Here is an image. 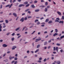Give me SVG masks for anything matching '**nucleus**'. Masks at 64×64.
Returning a JSON list of instances; mask_svg holds the SVG:
<instances>
[{"mask_svg":"<svg viewBox=\"0 0 64 64\" xmlns=\"http://www.w3.org/2000/svg\"><path fill=\"white\" fill-rule=\"evenodd\" d=\"M56 63L58 64H60L61 63V62L59 61H58L56 62Z\"/></svg>","mask_w":64,"mask_h":64,"instance_id":"6e6552de","label":"nucleus"},{"mask_svg":"<svg viewBox=\"0 0 64 64\" xmlns=\"http://www.w3.org/2000/svg\"><path fill=\"white\" fill-rule=\"evenodd\" d=\"M15 57L14 56L11 57V56H10V57H9V59L10 60H11L12 59H13V58H14Z\"/></svg>","mask_w":64,"mask_h":64,"instance_id":"20e7f679","label":"nucleus"},{"mask_svg":"<svg viewBox=\"0 0 64 64\" xmlns=\"http://www.w3.org/2000/svg\"><path fill=\"white\" fill-rule=\"evenodd\" d=\"M50 42H51V40H49L48 42V43H50Z\"/></svg>","mask_w":64,"mask_h":64,"instance_id":"603ef678","label":"nucleus"},{"mask_svg":"<svg viewBox=\"0 0 64 64\" xmlns=\"http://www.w3.org/2000/svg\"><path fill=\"white\" fill-rule=\"evenodd\" d=\"M9 34H10V32H8L6 34V35H9Z\"/></svg>","mask_w":64,"mask_h":64,"instance_id":"13d9d810","label":"nucleus"},{"mask_svg":"<svg viewBox=\"0 0 64 64\" xmlns=\"http://www.w3.org/2000/svg\"><path fill=\"white\" fill-rule=\"evenodd\" d=\"M38 38H39V39H36V41H35V42H38V41H40V40H41V38L39 37Z\"/></svg>","mask_w":64,"mask_h":64,"instance_id":"f03ea898","label":"nucleus"},{"mask_svg":"<svg viewBox=\"0 0 64 64\" xmlns=\"http://www.w3.org/2000/svg\"><path fill=\"white\" fill-rule=\"evenodd\" d=\"M29 5H30V4H28L26 5V7H28V6H29Z\"/></svg>","mask_w":64,"mask_h":64,"instance_id":"473e14b6","label":"nucleus"},{"mask_svg":"<svg viewBox=\"0 0 64 64\" xmlns=\"http://www.w3.org/2000/svg\"><path fill=\"white\" fill-rule=\"evenodd\" d=\"M47 42H45L44 44V45H47Z\"/></svg>","mask_w":64,"mask_h":64,"instance_id":"aec40b11","label":"nucleus"},{"mask_svg":"<svg viewBox=\"0 0 64 64\" xmlns=\"http://www.w3.org/2000/svg\"><path fill=\"white\" fill-rule=\"evenodd\" d=\"M32 18V16H28V19H29V18Z\"/></svg>","mask_w":64,"mask_h":64,"instance_id":"2f4dec72","label":"nucleus"},{"mask_svg":"<svg viewBox=\"0 0 64 64\" xmlns=\"http://www.w3.org/2000/svg\"><path fill=\"white\" fill-rule=\"evenodd\" d=\"M55 22H59V21L58 20H55Z\"/></svg>","mask_w":64,"mask_h":64,"instance_id":"c756f323","label":"nucleus"},{"mask_svg":"<svg viewBox=\"0 0 64 64\" xmlns=\"http://www.w3.org/2000/svg\"><path fill=\"white\" fill-rule=\"evenodd\" d=\"M28 3V2H24V4H27Z\"/></svg>","mask_w":64,"mask_h":64,"instance_id":"dca6fc26","label":"nucleus"},{"mask_svg":"<svg viewBox=\"0 0 64 64\" xmlns=\"http://www.w3.org/2000/svg\"><path fill=\"white\" fill-rule=\"evenodd\" d=\"M48 21H49V19H47L45 21L46 22H48Z\"/></svg>","mask_w":64,"mask_h":64,"instance_id":"412c9836","label":"nucleus"},{"mask_svg":"<svg viewBox=\"0 0 64 64\" xmlns=\"http://www.w3.org/2000/svg\"><path fill=\"white\" fill-rule=\"evenodd\" d=\"M40 7L42 8H44L45 7V6H40Z\"/></svg>","mask_w":64,"mask_h":64,"instance_id":"cd10ccee","label":"nucleus"},{"mask_svg":"<svg viewBox=\"0 0 64 64\" xmlns=\"http://www.w3.org/2000/svg\"><path fill=\"white\" fill-rule=\"evenodd\" d=\"M40 22H38L37 23V25H39V24H40Z\"/></svg>","mask_w":64,"mask_h":64,"instance_id":"72a5a7b5","label":"nucleus"},{"mask_svg":"<svg viewBox=\"0 0 64 64\" xmlns=\"http://www.w3.org/2000/svg\"><path fill=\"white\" fill-rule=\"evenodd\" d=\"M10 7V4H8L6 6V7Z\"/></svg>","mask_w":64,"mask_h":64,"instance_id":"c85d7f7f","label":"nucleus"},{"mask_svg":"<svg viewBox=\"0 0 64 64\" xmlns=\"http://www.w3.org/2000/svg\"><path fill=\"white\" fill-rule=\"evenodd\" d=\"M38 62H39V63H41V60H38Z\"/></svg>","mask_w":64,"mask_h":64,"instance_id":"37998d69","label":"nucleus"},{"mask_svg":"<svg viewBox=\"0 0 64 64\" xmlns=\"http://www.w3.org/2000/svg\"><path fill=\"white\" fill-rule=\"evenodd\" d=\"M4 22L3 20H1L0 21V23H2V22Z\"/></svg>","mask_w":64,"mask_h":64,"instance_id":"6e6d98bb","label":"nucleus"},{"mask_svg":"<svg viewBox=\"0 0 64 64\" xmlns=\"http://www.w3.org/2000/svg\"><path fill=\"white\" fill-rule=\"evenodd\" d=\"M56 45H57V46H60V44L58 43H57L56 44Z\"/></svg>","mask_w":64,"mask_h":64,"instance_id":"f704fd0d","label":"nucleus"},{"mask_svg":"<svg viewBox=\"0 0 64 64\" xmlns=\"http://www.w3.org/2000/svg\"><path fill=\"white\" fill-rule=\"evenodd\" d=\"M2 46L4 47H6L7 46L5 44H4L2 45Z\"/></svg>","mask_w":64,"mask_h":64,"instance_id":"423d86ee","label":"nucleus"},{"mask_svg":"<svg viewBox=\"0 0 64 64\" xmlns=\"http://www.w3.org/2000/svg\"><path fill=\"white\" fill-rule=\"evenodd\" d=\"M32 8H35V6L34 5V4L31 5L30 6V8H32Z\"/></svg>","mask_w":64,"mask_h":64,"instance_id":"39448f33","label":"nucleus"},{"mask_svg":"<svg viewBox=\"0 0 64 64\" xmlns=\"http://www.w3.org/2000/svg\"><path fill=\"white\" fill-rule=\"evenodd\" d=\"M24 18H22L20 20V21H22V22H23L24 20Z\"/></svg>","mask_w":64,"mask_h":64,"instance_id":"7ed1b4c3","label":"nucleus"},{"mask_svg":"<svg viewBox=\"0 0 64 64\" xmlns=\"http://www.w3.org/2000/svg\"><path fill=\"white\" fill-rule=\"evenodd\" d=\"M14 62H15V61L14 60H13V61H12V62H11V63H12H12H14Z\"/></svg>","mask_w":64,"mask_h":64,"instance_id":"5fc2aeb1","label":"nucleus"},{"mask_svg":"<svg viewBox=\"0 0 64 64\" xmlns=\"http://www.w3.org/2000/svg\"><path fill=\"white\" fill-rule=\"evenodd\" d=\"M33 3V1H32L30 2V4H32Z\"/></svg>","mask_w":64,"mask_h":64,"instance_id":"c03bdc74","label":"nucleus"},{"mask_svg":"<svg viewBox=\"0 0 64 64\" xmlns=\"http://www.w3.org/2000/svg\"><path fill=\"white\" fill-rule=\"evenodd\" d=\"M55 31L56 33H57L58 32V30L57 29H55Z\"/></svg>","mask_w":64,"mask_h":64,"instance_id":"b1692460","label":"nucleus"},{"mask_svg":"<svg viewBox=\"0 0 64 64\" xmlns=\"http://www.w3.org/2000/svg\"><path fill=\"white\" fill-rule=\"evenodd\" d=\"M44 19V18L42 17V18H40V20H42V19Z\"/></svg>","mask_w":64,"mask_h":64,"instance_id":"338daca9","label":"nucleus"},{"mask_svg":"<svg viewBox=\"0 0 64 64\" xmlns=\"http://www.w3.org/2000/svg\"><path fill=\"white\" fill-rule=\"evenodd\" d=\"M6 26H3V28H5V27H6Z\"/></svg>","mask_w":64,"mask_h":64,"instance_id":"864d4df0","label":"nucleus"},{"mask_svg":"<svg viewBox=\"0 0 64 64\" xmlns=\"http://www.w3.org/2000/svg\"><path fill=\"white\" fill-rule=\"evenodd\" d=\"M16 48V46H14V48H12V50H14V49H15V48Z\"/></svg>","mask_w":64,"mask_h":64,"instance_id":"4be33fe9","label":"nucleus"},{"mask_svg":"<svg viewBox=\"0 0 64 64\" xmlns=\"http://www.w3.org/2000/svg\"><path fill=\"white\" fill-rule=\"evenodd\" d=\"M50 47H51V46H49L48 47V49H49V48H50Z\"/></svg>","mask_w":64,"mask_h":64,"instance_id":"bf43d9fd","label":"nucleus"},{"mask_svg":"<svg viewBox=\"0 0 64 64\" xmlns=\"http://www.w3.org/2000/svg\"><path fill=\"white\" fill-rule=\"evenodd\" d=\"M36 32L35 31H34L33 32L32 34H32H33L34 33H35V32Z\"/></svg>","mask_w":64,"mask_h":64,"instance_id":"8fccbe9b","label":"nucleus"},{"mask_svg":"<svg viewBox=\"0 0 64 64\" xmlns=\"http://www.w3.org/2000/svg\"><path fill=\"white\" fill-rule=\"evenodd\" d=\"M10 53V51H8L7 52V53Z\"/></svg>","mask_w":64,"mask_h":64,"instance_id":"774afa93","label":"nucleus"},{"mask_svg":"<svg viewBox=\"0 0 64 64\" xmlns=\"http://www.w3.org/2000/svg\"><path fill=\"white\" fill-rule=\"evenodd\" d=\"M13 15H14V16H15V17H16V13H14L13 14H12Z\"/></svg>","mask_w":64,"mask_h":64,"instance_id":"f8f14e48","label":"nucleus"},{"mask_svg":"<svg viewBox=\"0 0 64 64\" xmlns=\"http://www.w3.org/2000/svg\"><path fill=\"white\" fill-rule=\"evenodd\" d=\"M39 49H38L36 51H35V53H37V52H38V51H39Z\"/></svg>","mask_w":64,"mask_h":64,"instance_id":"9b49d317","label":"nucleus"},{"mask_svg":"<svg viewBox=\"0 0 64 64\" xmlns=\"http://www.w3.org/2000/svg\"><path fill=\"white\" fill-rule=\"evenodd\" d=\"M58 47H56V50H55V47H54V51H55L56 50V51H57V52H58Z\"/></svg>","mask_w":64,"mask_h":64,"instance_id":"f257e3e1","label":"nucleus"},{"mask_svg":"<svg viewBox=\"0 0 64 64\" xmlns=\"http://www.w3.org/2000/svg\"><path fill=\"white\" fill-rule=\"evenodd\" d=\"M24 6V5L23 4H20L19 6V7H21L22 6Z\"/></svg>","mask_w":64,"mask_h":64,"instance_id":"0eeeda50","label":"nucleus"},{"mask_svg":"<svg viewBox=\"0 0 64 64\" xmlns=\"http://www.w3.org/2000/svg\"><path fill=\"white\" fill-rule=\"evenodd\" d=\"M10 2L11 3H12V0H10Z\"/></svg>","mask_w":64,"mask_h":64,"instance_id":"4d7b16f0","label":"nucleus"},{"mask_svg":"<svg viewBox=\"0 0 64 64\" xmlns=\"http://www.w3.org/2000/svg\"><path fill=\"white\" fill-rule=\"evenodd\" d=\"M34 4H36V3H37V1L36 0H35L34 2Z\"/></svg>","mask_w":64,"mask_h":64,"instance_id":"7c9ffc66","label":"nucleus"},{"mask_svg":"<svg viewBox=\"0 0 64 64\" xmlns=\"http://www.w3.org/2000/svg\"><path fill=\"white\" fill-rule=\"evenodd\" d=\"M52 23V20H50L48 22V24H51Z\"/></svg>","mask_w":64,"mask_h":64,"instance_id":"ddd939ff","label":"nucleus"},{"mask_svg":"<svg viewBox=\"0 0 64 64\" xmlns=\"http://www.w3.org/2000/svg\"><path fill=\"white\" fill-rule=\"evenodd\" d=\"M0 42H3V40H0Z\"/></svg>","mask_w":64,"mask_h":64,"instance_id":"e2e57ef3","label":"nucleus"},{"mask_svg":"<svg viewBox=\"0 0 64 64\" xmlns=\"http://www.w3.org/2000/svg\"><path fill=\"white\" fill-rule=\"evenodd\" d=\"M2 4H1L0 6V9H2Z\"/></svg>","mask_w":64,"mask_h":64,"instance_id":"3c124183","label":"nucleus"},{"mask_svg":"<svg viewBox=\"0 0 64 64\" xmlns=\"http://www.w3.org/2000/svg\"><path fill=\"white\" fill-rule=\"evenodd\" d=\"M42 60V58H39V60Z\"/></svg>","mask_w":64,"mask_h":64,"instance_id":"052dcab7","label":"nucleus"},{"mask_svg":"<svg viewBox=\"0 0 64 64\" xmlns=\"http://www.w3.org/2000/svg\"><path fill=\"white\" fill-rule=\"evenodd\" d=\"M57 12L58 14L59 15H61V13L60 12Z\"/></svg>","mask_w":64,"mask_h":64,"instance_id":"9d476101","label":"nucleus"},{"mask_svg":"<svg viewBox=\"0 0 64 64\" xmlns=\"http://www.w3.org/2000/svg\"><path fill=\"white\" fill-rule=\"evenodd\" d=\"M35 12H38V11H39V10L38 9L36 10H35Z\"/></svg>","mask_w":64,"mask_h":64,"instance_id":"2eb2a0df","label":"nucleus"},{"mask_svg":"<svg viewBox=\"0 0 64 64\" xmlns=\"http://www.w3.org/2000/svg\"><path fill=\"white\" fill-rule=\"evenodd\" d=\"M44 34H46V33H47V32L46 31L44 32Z\"/></svg>","mask_w":64,"mask_h":64,"instance_id":"680f3d73","label":"nucleus"},{"mask_svg":"<svg viewBox=\"0 0 64 64\" xmlns=\"http://www.w3.org/2000/svg\"><path fill=\"white\" fill-rule=\"evenodd\" d=\"M47 10H48L47 9V8H45V9L44 10V11L45 12H47Z\"/></svg>","mask_w":64,"mask_h":64,"instance_id":"a211bd4d","label":"nucleus"},{"mask_svg":"<svg viewBox=\"0 0 64 64\" xmlns=\"http://www.w3.org/2000/svg\"><path fill=\"white\" fill-rule=\"evenodd\" d=\"M64 38V35L60 37V39H62V38Z\"/></svg>","mask_w":64,"mask_h":64,"instance_id":"a878e982","label":"nucleus"},{"mask_svg":"<svg viewBox=\"0 0 64 64\" xmlns=\"http://www.w3.org/2000/svg\"><path fill=\"white\" fill-rule=\"evenodd\" d=\"M12 36H14L15 35V33H14L12 34Z\"/></svg>","mask_w":64,"mask_h":64,"instance_id":"a19ab883","label":"nucleus"},{"mask_svg":"<svg viewBox=\"0 0 64 64\" xmlns=\"http://www.w3.org/2000/svg\"><path fill=\"white\" fill-rule=\"evenodd\" d=\"M56 20H60V18H56Z\"/></svg>","mask_w":64,"mask_h":64,"instance_id":"09e8293b","label":"nucleus"},{"mask_svg":"<svg viewBox=\"0 0 64 64\" xmlns=\"http://www.w3.org/2000/svg\"><path fill=\"white\" fill-rule=\"evenodd\" d=\"M27 19V17H25L24 18V20H26Z\"/></svg>","mask_w":64,"mask_h":64,"instance_id":"c9c22d12","label":"nucleus"},{"mask_svg":"<svg viewBox=\"0 0 64 64\" xmlns=\"http://www.w3.org/2000/svg\"><path fill=\"white\" fill-rule=\"evenodd\" d=\"M2 28V26L1 24H0V29H1Z\"/></svg>","mask_w":64,"mask_h":64,"instance_id":"0e129e2a","label":"nucleus"},{"mask_svg":"<svg viewBox=\"0 0 64 64\" xmlns=\"http://www.w3.org/2000/svg\"><path fill=\"white\" fill-rule=\"evenodd\" d=\"M46 60H47L46 59V58H45L44 59V62H45L46 61Z\"/></svg>","mask_w":64,"mask_h":64,"instance_id":"4c0bfd02","label":"nucleus"},{"mask_svg":"<svg viewBox=\"0 0 64 64\" xmlns=\"http://www.w3.org/2000/svg\"><path fill=\"white\" fill-rule=\"evenodd\" d=\"M47 8H50V6H47Z\"/></svg>","mask_w":64,"mask_h":64,"instance_id":"de8ad7c7","label":"nucleus"},{"mask_svg":"<svg viewBox=\"0 0 64 64\" xmlns=\"http://www.w3.org/2000/svg\"><path fill=\"white\" fill-rule=\"evenodd\" d=\"M64 22L63 21H60L59 22V23H62V24H63Z\"/></svg>","mask_w":64,"mask_h":64,"instance_id":"4468645a","label":"nucleus"},{"mask_svg":"<svg viewBox=\"0 0 64 64\" xmlns=\"http://www.w3.org/2000/svg\"><path fill=\"white\" fill-rule=\"evenodd\" d=\"M57 35H58V34L57 33H55L54 35V36H56Z\"/></svg>","mask_w":64,"mask_h":64,"instance_id":"1a4fd4ad","label":"nucleus"},{"mask_svg":"<svg viewBox=\"0 0 64 64\" xmlns=\"http://www.w3.org/2000/svg\"><path fill=\"white\" fill-rule=\"evenodd\" d=\"M40 44H38L36 48H39L40 47Z\"/></svg>","mask_w":64,"mask_h":64,"instance_id":"f3484780","label":"nucleus"},{"mask_svg":"<svg viewBox=\"0 0 64 64\" xmlns=\"http://www.w3.org/2000/svg\"><path fill=\"white\" fill-rule=\"evenodd\" d=\"M5 22H6V23H8V20H5Z\"/></svg>","mask_w":64,"mask_h":64,"instance_id":"6ab92c4d","label":"nucleus"},{"mask_svg":"<svg viewBox=\"0 0 64 64\" xmlns=\"http://www.w3.org/2000/svg\"><path fill=\"white\" fill-rule=\"evenodd\" d=\"M29 10H30V9H27L26 10H25V12H27V11H29Z\"/></svg>","mask_w":64,"mask_h":64,"instance_id":"5701e85b","label":"nucleus"},{"mask_svg":"<svg viewBox=\"0 0 64 64\" xmlns=\"http://www.w3.org/2000/svg\"><path fill=\"white\" fill-rule=\"evenodd\" d=\"M62 20H64V16H62Z\"/></svg>","mask_w":64,"mask_h":64,"instance_id":"e433bc0d","label":"nucleus"},{"mask_svg":"<svg viewBox=\"0 0 64 64\" xmlns=\"http://www.w3.org/2000/svg\"><path fill=\"white\" fill-rule=\"evenodd\" d=\"M18 2H20L21 1V0H18Z\"/></svg>","mask_w":64,"mask_h":64,"instance_id":"69168bd1","label":"nucleus"},{"mask_svg":"<svg viewBox=\"0 0 64 64\" xmlns=\"http://www.w3.org/2000/svg\"><path fill=\"white\" fill-rule=\"evenodd\" d=\"M14 38H12V41H14Z\"/></svg>","mask_w":64,"mask_h":64,"instance_id":"58836bf2","label":"nucleus"},{"mask_svg":"<svg viewBox=\"0 0 64 64\" xmlns=\"http://www.w3.org/2000/svg\"><path fill=\"white\" fill-rule=\"evenodd\" d=\"M38 21V20L36 19L35 20V21H34V22H35V23H36Z\"/></svg>","mask_w":64,"mask_h":64,"instance_id":"bb28decb","label":"nucleus"},{"mask_svg":"<svg viewBox=\"0 0 64 64\" xmlns=\"http://www.w3.org/2000/svg\"><path fill=\"white\" fill-rule=\"evenodd\" d=\"M2 4H5V2H2Z\"/></svg>","mask_w":64,"mask_h":64,"instance_id":"49530a36","label":"nucleus"},{"mask_svg":"<svg viewBox=\"0 0 64 64\" xmlns=\"http://www.w3.org/2000/svg\"><path fill=\"white\" fill-rule=\"evenodd\" d=\"M12 5H13V4H12L9 7V8H11V6H12Z\"/></svg>","mask_w":64,"mask_h":64,"instance_id":"393cba45","label":"nucleus"},{"mask_svg":"<svg viewBox=\"0 0 64 64\" xmlns=\"http://www.w3.org/2000/svg\"><path fill=\"white\" fill-rule=\"evenodd\" d=\"M19 29H20V28H18L16 29V31H17L18 30H19Z\"/></svg>","mask_w":64,"mask_h":64,"instance_id":"79ce46f5","label":"nucleus"},{"mask_svg":"<svg viewBox=\"0 0 64 64\" xmlns=\"http://www.w3.org/2000/svg\"><path fill=\"white\" fill-rule=\"evenodd\" d=\"M45 5H46V6L48 5V2H46Z\"/></svg>","mask_w":64,"mask_h":64,"instance_id":"ea45409f","label":"nucleus"},{"mask_svg":"<svg viewBox=\"0 0 64 64\" xmlns=\"http://www.w3.org/2000/svg\"><path fill=\"white\" fill-rule=\"evenodd\" d=\"M21 35H20L17 38L18 39V38H20V37H21Z\"/></svg>","mask_w":64,"mask_h":64,"instance_id":"a18cd8bd","label":"nucleus"}]
</instances>
